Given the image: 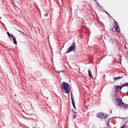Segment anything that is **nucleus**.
<instances>
[{
	"mask_svg": "<svg viewBox=\"0 0 128 128\" xmlns=\"http://www.w3.org/2000/svg\"><path fill=\"white\" fill-rule=\"evenodd\" d=\"M61 88H63L64 90V92L65 94H70V84L66 82H63L61 84Z\"/></svg>",
	"mask_w": 128,
	"mask_h": 128,
	"instance_id": "obj_1",
	"label": "nucleus"
},
{
	"mask_svg": "<svg viewBox=\"0 0 128 128\" xmlns=\"http://www.w3.org/2000/svg\"><path fill=\"white\" fill-rule=\"evenodd\" d=\"M118 106H120L121 108H126V104H124V102H122V100L120 98H118L116 100Z\"/></svg>",
	"mask_w": 128,
	"mask_h": 128,
	"instance_id": "obj_2",
	"label": "nucleus"
},
{
	"mask_svg": "<svg viewBox=\"0 0 128 128\" xmlns=\"http://www.w3.org/2000/svg\"><path fill=\"white\" fill-rule=\"evenodd\" d=\"M76 44L74 42H73L72 46L69 47V48L67 52H66V54H68L69 52H74L76 50Z\"/></svg>",
	"mask_w": 128,
	"mask_h": 128,
	"instance_id": "obj_3",
	"label": "nucleus"
},
{
	"mask_svg": "<svg viewBox=\"0 0 128 128\" xmlns=\"http://www.w3.org/2000/svg\"><path fill=\"white\" fill-rule=\"evenodd\" d=\"M96 116L98 118L102 120L104 118H108V114H104L102 112H100L96 114Z\"/></svg>",
	"mask_w": 128,
	"mask_h": 128,
	"instance_id": "obj_4",
	"label": "nucleus"
},
{
	"mask_svg": "<svg viewBox=\"0 0 128 128\" xmlns=\"http://www.w3.org/2000/svg\"><path fill=\"white\" fill-rule=\"evenodd\" d=\"M114 22L115 24V26H114V28H115V30L117 32H120V27L118 26V22H116L114 20Z\"/></svg>",
	"mask_w": 128,
	"mask_h": 128,
	"instance_id": "obj_5",
	"label": "nucleus"
},
{
	"mask_svg": "<svg viewBox=\"0 0 128 128\" xmlns=\"http://www.w3.org/2000/svg\"><path fill=\"white\" fill-rule=\"evenodd\" d=\"M128 86V83H127L126 84H124V85H123L122 86H116V90L118 92H120V90H122V88H124V86Z\"/></svg>",
	"mask_w": 128,
	"mask_h": 128,
	"instance_id": "obj_6",
	"label": "nucleus"
},
{
	"mask_svg": "<svg viewBox=\"0 0 128 128\" xmlns=\"http://www.w3.org/2000/svg\"><path fill=\"white\" fill-rule=\"evenodd\" d=\"M12 38L13 40V42L14 44H18V42H16V36H14L13 35H12Z\"/></svg>",
	"mask_w": 128,
	"mask_h": 128,
	"instance_id": "obj_7",
	"label": "nucleus"
},
{
	"mask_svg": "<svg viewBox=\"0 0 128 128\" xmlns=\"http://www.w3.org/2000/svg\"><path fill=\"white\" fill-rule=\"evenodd\" d=\"M88 74L90 78H94V76H92V72L90 69L88 70Z\"/></svg>",
	"mask_w": 128,
	"mask_h": 128,
	"instance_id": "obj_8",
	"label": "nucleus"
},
{
	"mask_svg": "<svg viewBox=\"0 0 128 128\" xmlns=\"http://www.w3.org/2000/svg\"><path fill=\"white\" fill-rule=\"evenodd\" d=\"M72 104L74 110H76V104H74V98H72Z\"/></svg>",
	"mask_w": 128,
	"mask_h": 128,
	"instance_id": "obj_9",
	"label": "nucleus"
},
{
	"mask_svg": "<svg viewBox=\"0 0 128 128\" xmlns=\"http://www.w3.org/2000/svg\"><path fill=\"white\" fill-rule=\"evenodd\" d=\"M122 76H118V77H116L114 78V79L116 80H120V78H122Z\"/></svg>",
	"mask_w": 128,
	"mask_h": 128,
	"instance_id": "obj_10",
	"label": "nucleus"
},
{
	"mask_svg": "<svg viewBox=\"0 0 128 128\" xmlns=\"http://www.w3.org/2000/svg\"><path fill=\"white\" fill-rule=\"evenodd\" d=\"M7 34L9 36L10 38L12 37V35H10V32H8Z\"/></svg>",
	"mask_w": 128,
	"mask_h": 128,
	"instance_id": "obj_11",
	"label": "nucleus"
},
{
	"mask_svg": "<svg viewBox=\"0 0 128 128\" xmlns=\"http://www.w3.org/2000/svg\"><path fill=\"white\" fill-rule=\"evenodd\" d=\"M72 118H73L74 120H76V115L74 114Z\"/></svg>",
	"mask_w": 128,
	"mask_h": 128,
	"instance_id": "obj_12",
	"label": "nucleus"
},
{
	"mask_svg": "<svg viewBox=\"0 0 128 128\" xmlns=\"http://www.w3.org/2000/svg\"><path fill=\"white\" fill-rule=\"evenodd\" d=\"M72 98H72V92H71V100H72Z\"/></svg>",
	"mask_w": 128,
	"mask_h": 128,
	"instance_id": "obj_13",
	"label": "nucleus"
},
{
	"mask_svg": "<svg viewBox=\"0 0 128 128\" xmlns=\"http://www.w3.org/2000/svg\"><path fill=\"white\" fill-rule=\"evenodd\" d=\"M18 32H20L21 34H24V33L22 32L21 30H18Z\"/></svg>",
	"mask_w": 128,
	"mask_h": 128,
	"instance_id": "obj_14",
	"label": "nucleus"
},
{
	"mask_svg": "<svg viewBox=\"0 0 128 128\" xmlns=\"http://www.w3.org/2000/svg\"><path fill=\"white\" fill-rule=\"evenodd\" d=\"M48 14H46L44 15V16H48Z\"/></svg>",
	"mask_w": 128,
	"mask_h": 128,
	"instance_id": "obj_15",
	"label": "nucleus"
},
{
	"mask_svg": "<svg viewBox=\"0 0 128 128\" xmlns=\"http://www.w3.org/2000/svg\"><path fill=\"white\" fill-rule=\"evenodd\" d=\"M107 14H108V16H110V14L106 12Z\"/></svg>",
	"mask_w": 128,
	"mask_h": 128,
	"instance_id": "obj_16",
	"label": "nucleus"
},
{
	"mask_svg": "<svg viewBox=\"0 0 128 128\" xmlns=\"http://www.w3.org/2000/svg\"><path fill=\"white\" fill-rule=\"evenodd\" d=\"M126 108H128V104H126Z\"/></svg>",
	"mask_w": 128,
	"mask_h": 128,
	"instance_id": "obj_17",
	"label": "nucleus"
},
{
	"mask_svg": "<svg viewBox=\"0 0 128 128\" xmlns=\"http://www.w3.org/2000/svg\"><path fill=\"white\" fill-rule=\"evenodd\" d=\"M119 60L120 62L122 61V59L120 58H119Z\"/></svg>",
	"mask_w": 128,
	"mask_h": 128,
	"instance_id": "obj_18",
	"label": "nucleus"
},
{
	"mask_svg": "<svg viewBox=\"0 0 128 128\" xmlns=\"http://www.w3.org/2000/svg\"><path fill=\"white\" fill-rule=\"evenodd\" d=\"M62 70L59 72H62Z\"/></svg>",
	"mask_w": 128,
	"mask_h": 128,
	"instance_id": "obj_19",
	"label": "nucleus"
},
{
	"mask_svg": "<svg viewBox=\"0 0 128 128\" xmlns=\"http://www.w3.org/2000/svg\"><path fill=\"white\" fill-rule=\"evenodd\" d=\"M112 111L110 112V114H112Z\"/></svg>",
	"mask_w": 128,
	"mask_h": 128,
	"instance_id": "obj_20",
	"label": "nucleus"
},
{
	"mask_svg": "<svg viewBox=\"0 0 128 128\" xmlns=\"http://www.w3.org/2000/svg\"><path fill=\"white\" fill-rule=\"evenodd\" d=\"M98 6H100V5H99L98 4Z\"/></svg>",
	"mask_w": 128,
	"mask_h": 128,
	"instance_id": "obj_21",
	"label": "nucleus"
},
{
	"mask_svg": "<svg viewBox=\"0 0 128 128\" xmlns=\"http://www.w3.org/2000/svg\"><path fill=\"white\" fill-rule=\"evenodd\" d=\"M95 0V2H96V0Z\"/></svg>",
	"mask_w": 128,
	"mask_h": 128,
	"instance_id": "obj_22",
	"label": "nucleus"
}]
</instances>
